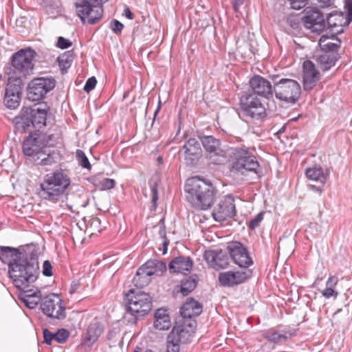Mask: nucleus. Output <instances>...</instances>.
I'll return each instance as SVG.
<instances>
[{"label": "nucleus", "mask_w": 352, "mask_h": 352, "mask_svg": "<svg viewBox=\"0 0 352 352\" xmlns=\"http://www.w3.org/2000/svg\"><path fill=\"white\" fill-rule=\"evenodd\" d=\"M9 274L14 285L21 291V300L28 308H35L41 299L40 289L33 285L39 274L38 262L23 256L12 265Z\"/></svg>", "instance_id": "nucleus-1"}, {"label": "nucleus", "mask_w": 352, "mask_h": 352, "mask_svg": "<svg viewBox=\"0 0 352 352\" xmlns=\"http://www.w3.org/2000/svg\"><path fill=\"white\" fill-rule=\"evenodd\" d=\"M184 188L187 200L195 208L207 210L212 205L215 188L210 182L195 177L186 180Z\"/></svg>", "instance_id": "nucleus-2"}, {"label": "nucleus", "mask_w": 352, "mask_h": 352, "mask_svg": "<svg viewBox=\"0 0 352 352\" xmlns=\"http://www.w3.org/2000/svg\"><path fill=\"white\" fill-rule=\"evenodd\" d=\"M254 153V148L245 145L229 148L228 157L230 173L241 175L258 173L259 163Z\"/></svg>", "instance_id": "nucleus-3"}, {"label": "nucleus", "mask_w": 352, "mask_h": 352, "mask_svg": "<svg viewBox=\"0 0 352 352\" xmlns=\"http://www.w3.org/2000/svg\"><path fill=\"white\" fill-rule=\"evenodd\" d=\"M71 185L69 176L63 170L47 174L41 183L38 195L43 199L56 202L67 192Z\"/></svg>", "instance_id": "nucleus-4"}, {"label": "nucleus", "mask_w": 352, "mask_h": 352, "mask_svg": "<svg viewBox=\"0 0 352 352\" xmlns=\"http://www.w3.org/2000/svg\"><path fill=\"white\" fill-rule=\"evenodd\" d=\"M126 300L127 305L124 319L131 324H135L140 318L148 314L151 309V300L148 294L138 292L134 294L133 290L131 289L126 294Z\"/></svg>", "instance_id": "nucleus-5"}, {"label": "nucleus", "mask_w": 352, "mask_h": 352, "mask_svg": "<svg viewBox=\"0 0 352 352\" xmlns=\"http://www.w3.org/2000/svg\"><path fill=\"white\" fill-rule=\"evenodd\" d=\"M108 0H77L76 10L83 23L94 24L101 19L102 4Z\"/></svg>", "instance_id": "nucleus-6"}, {"label": "nucleus", "mask_w": 352, "mask_h": 352, "mask_svg": "<svg viewBox=\"0 0 352 352\" xmlns=\"http://www.w3.org/2000/svg\"><path fill=\"white\" fill-rule=\"evenodd\" d=\"M273 90L277 99L289 103H295L301 94L300 84L290 78H283L274 82Z\"/></svg>", "instance_id": "nucleus-7"}, {"label": "nucleus", "mask_w": 352, "mask_h": 352, "mask_svg": "<svg viewBox=\"0 0 352 352\" xmlns=\"http://www.w3.org/2000/svg\"><path fill=\"white\" fill-rule=\"evenodd\" d=\"M36 56V52L30 47L21 49L12 55V66L19 78L32 74Z\"/></svg>", "instance_id": "nucleus-8"}, {"label": "nucleus", "mask_w": 352, "mask_h": 352, "mask_svg": "<svg viewBox=\"0 0 352 352\" xmlns=\"http://www.w3.org/2000/svg\"><path fill=\"white\" fill-rule=\"evenodd\" d=\"M240 107L245 116L253 120H262L266 116V109L254 94H243L240 98Z\"/></svg>", "instance_id": "nucleus-9"}, {"label": "nucleus", "mask_w": 352, "mask_h": 352, "mask_svg": "<svg viewBox=\"0 0 352 352\" xmlns=\"http://www.w3.org/2000/svg\"><path fill=\"white\" fill-rule=\"evenodd\" d=\"M44 144L41 142L37 134H30L23 143V153L26 156H37V160L41 159V164L43 166L52 164L54 161L50 155L43 151Z\"/></svg>", "instance_id": "nucleus-10"}, {"label": "nucleus", "mask_w": 352, "mask_h": 352, "mask_svg": "<svg viewBox=\"0 0 352 352\" xmlns=\"http://www.w3.org/2000/svg\"><path fill=\"white\" fill-rule=\"evenodd\" d=\"M41 309L47 316L63 320L66 317L65 307L60 297L55 294L45 296L41 300Z\"/></svg>", "instance_id": "nucleus-11"}, {"label": "nucleus", "mask_w": 352, "mask_h": 352, "mask_svg": "<svg viewBox=\"0 0 352 352\" xmlns=\"http://www.w3.org/2000/svg\"><path fill=\"white\" fill-rule=\"evenodd\" d=\"M56 80L52 77H41L32 80L28 85V98L31 101H38L52 90Z\"/></svg>", "instance_id": "nucleus-12"}, {"label": "nucleus", "mask_w": 352, "mask_h": 352, "mask_svg": "<svg viewBox=\"0 0 352 352\" xmlns=\"http://www.w3.org/2000/svg\"><path fill=\"white\" fill-rule=\"evenodd\" d=\"M201 142L207 154V157L214 164H220L228 156V150H225L220 140L212 135L201 138Z\"/></svg>", "instance_id": "nucleus-13"}, {"label": "nucleus", "mask_w": 352, "mask_h": 352, "mask_svg": "<svg viewBox=\"0 0 352 352\" xmlns=\"http://www.w3.org/2000/svg\"><path fill=\"white\" fill-rule=\"evenodd\" d=\"M234 200L232 196L223 197L212 211V217L216 221L221 222L234 217L236 214Z\"/></svg>", "instance_id": "nucleus-14"}, {"label": "nucleus", "mask_w": 352, "mask_h": 352, "mask_svg": "<svg viewBox=\"0 0 352 352\" xmlns=\"http://www.w3.org/2000/svg\"><path fill=\"white\" fill-rule=\"evenodd\" d=\"M228 250L233 262L241 268L247 269L253 261L244 245L238 241H232L228 244Z\"/></svg>", "instance_id": "nucleus-15"}, {"label": "nucleus", "mask_w": 352, "mask_h": 352, "mask_svg": "<svg viewBox=\"0 0 352 352\" xmlns=\"http://www.w3.org/2000/svg\"><path fill=\"white\" fill-rule=\"evenodd\" d=\"M190 336L182 326L174 327L167 337L166 352H179V344L189 342Z\"/></svg>", "instance_id": "nucleus-16"}, {"label": "nucleus", "mask_w": 352, "mask_h": 352, "mask_svg": "<svg viewBox=\"0 0 352 352\" xmlns=\"http://www.w3.org/2000/svg\"><path fill=\"white\" fill-rule=\"evenodd\" d=\"M321 77L320 72L316 69L315 64L307 60L302 64V84L305 91L313 89Z\"/></svg>", "instance_id": "nucleus-17"}, {"label": "nucleus", "mask_w": 352, "mask_h": 352, "mask_svg": "<svg viewBox=\"0 0 352 352\" xmlns=\"http://www.w3.org/2000/svg\"><path fill=\"white\" fill-rule=\"evenodd\" d=\"M252 272L250 270L244 269L239 271H228L219 274L220 283L226 287L239 285L250 277Z\"/></svg>", "instance_id": "nucleus-18"}, {"label": "nucleus", "mask_w": 352, "mask_h": 352, "mask_svg": "<svg viewBox=\"0 0 352 352\" xmlns=\"http://www.w3.org/2000/svg\"><path fill=\"white\" fill-rule=\"evenodd\" d=\"M302 22L305 28L313 32H320L325 27L323 15L317 9L307 11L302 18Z\"/></svg>", "instance_id": "nucleus-19"}, {"label": "nucleus", "mask_w": 352, "mask_h": 352, "mask_svg": "<svg viewBox=\"0 0 352 352\" xmlns=\"http://www.w3.org/2000/svg\"><path fill=\"white\" fill-rule=\"evenodd\" d=\"M252 94L258 95L265 98L272 97L274 90L272 85L267 79L260 76H254L250 80Z\"/></svg>", "instance_id": "nucleus-20"}, {"label": "nucleus", "mask_w": 352, "mask_h": 352, "mask_svg": "<svg viewBox=\"0 0 352 352\" xmlns=\"http://www.w3.org/2000/svg\"><path fill=\"white\" fill-rule=\"evenodd\" d=\"M31 113H32V107H23L21 109L20 113L13 119L16 131L19 133H25L33 127Z\"/></svg>", "instance_id": "nucleus-21"}, {"label": "nucleus", "mask_w": 352, "mask_h": 352, "mask_svg": "<svg viewBox=\"0 0 352 352\" xmlns=\"http://www.w3.org/2000/svg\"><path fill=\"white\" fill-rule=\"evenodd\" d=\"M186 164H192L201 155L200 142L196 138H190L183 146Z\"/></svg>", "instance_id": "nucleus-22"}, {"label": "nucleus", "mask_w": 352, "mask_h": 352, "mask_svg": "<svg viewBox=\"0 0 352 352\" xmlns=\"http://www.w3.org/2000/svg\"><path fill=\"white\" fill-rule=\"evenodd\" d=\"M351 22L348 17L340 12H331L327 19L328 27L334 32V34L343 32L344 27L348 26Z\"/></svg>", "instance_id": "nucleus-23"}, {"label": "nucleus", "mask_w": 352, "mask_h": 352, "mask_svg": "<svg viewBox=\"0 0 352 352\" xmlns=\"http://www.w3.org/2000/svg\"><path fill=\"white\" fill-rule=\"evenodd\" d=\"M21 88L19 85L8 83L6 89L3 102L10 109H16L20 103Z\"/></svg>", "instance_id": "nucleus-24"}, {"label": "nucleus", "mask_w": 352, "mask_h": 352, "mask_svg": "<svg viewBox=\"0 0 352 352\" xmlns=\"http://www.w3.org/2000/svg\"><path fill=\"white\" fill-rule=\"evenodd\" d=\"M204 258L214 269L225 268L229 263L228 256L221 251L217 252L214 250H207L204 253Z\"/></svg>", "instance_id": "nucleus-25"}, {"label": "nucleus", "mask_w": 352, "mask_h": 352, "mask_svg": "<svg viewBox=\"0 0 352 352\" xmlns=\"http://www.w3.org/2000/svg\"><path fill=\"white\" fill-rule=\"evenodd\" d=\"M314 59L320 69L325 72L335 65L338 54L332 52L320 51L314 56Z\"/></svg>", "instance_id": "nucleus-26"}, {"label": "nucleus", "mask_w": 352, "mask_h": 352, "mask_svg": "<svg viewBox=\"0 0 352 352\" xmlns=\"http://www.w3.org/2000/svg\"><path fill=\"white\" fill-rule=\"evenodd\" d=\"M193 262L189 256H180L173 258L169 263L171 272L185 274L192 267Z\"/></svg>", "instance_id": "nucleus-27"}, {"label": "nucleus", "mask_w": 352, "mask_h": 352, "mask_svg": "<svg viewBox=\"0 0 352 352\" xmlns=\"http://www.w3.org/2000/svg\"><path fill=\"white\" fill-rule=\"evenodd\" d=\"M102 331L103 327L97 318H94L88 326L83 343L87 346H91L98 340Z\"/></svg>", "instance_id": "nucleus-28"}, {"label": "nucleus", "mask_w": 352, "mask_h": 352, "mask_svg": "<svg viewBox=\"0 0 352 352\" xmlns=\"http://www.w3.org/2000/svg\"><path fill=\"white\" fill-rule=\"evenodd\" d=\"M24 256L19 252L17 249L6 246H0V260L6 264L8 265L9 270L12 268V265L21 259Z\"/></svg>", "instance_id": "nucleus-29"}, {"label": "nucleus", "mask_w": 352, "mask_h": 352, "mask_svg": "<svg viewBox=\"0 0 352 352\" xmlns=\"http://www.w3.org/2000/svg\"><path fill=\"white\" fill-rule=\"evenodd\" d=\"M166 270V263L161 261L150 260L140 267V273L144 274L161 275Z\"/></svg>", "instance_id": "nucleus-30"}, {"label": "nucleus", "mask_w": 352, "mask_h": 352, "mask_svg": "<svg viewBox=\"0 0 352 352\" xmlns=\"http://www.w3.org/2000/svg\"><path fill=\"white\" fill-rule=\"evenodd\" d=\"M201 311V305L197 301L190 298L181 307L180 313L183 318H191L199 316Z\"/></svg>", "instance_id": "nucleus-31"}, {"label": "nucleus", "mask_w": 352, "mask_h": 352, "mask_svg": "<svg viewBox=\"0 0 352 352\" xmlns=\"http://www.w3.org/2000/svg\"><path fill=\"white\" fill-rule=\"evenodd\" d=\"M340 40L333 34L331 36H329L327 34H323L319 40V45L321 51L337 53L338 50L340 47Z\"/></svg>", "instance_id": "nucleus-32"}, {"label": "nucleus", "mask_w": 352, "mask_h": 352, "mask_svg": "<svg viewBox=\"0 0 352 352\" xmlns=\"http://www.w3.org/2000/svg\"><path fill=\"white\" fill-rule=\"evenodd\" d=\"M69 338V332L65 329H61L56 333H52L47 329L43 330L44 342L47 344H52L54 342L56 343H63Z\"/></svg>", "instance_id": "nucleus-33"}, {"label": "nucleus", "mask_w": 352, "mask_h": 352, "mask_svg": "<svg viewBox=\"0 0 352 352\" xmlns=\"http://www.w3.org/2000/svg\"><path fill=\"white\" fill-rule=\"evenodd\" d=\"M170 326L171 322L167 311L163 309H157L155 314L154 327L159 330H166Z\"/></svg>", "instance_id": "nucleus-34"}, {"label": "nucleus", "mask_w": 352, "mask_h": 352, "mask_svg": "<svg viewBox=\"0 0 352 352\" xmlns=\"http://www.w3.org/2000/svg\"><path fill=\"white\" fill-rule=\"evenodd\" d=\"M305 175L309 180L318 182L324 185L327 181V175L319 166H314L305 170Z\"/></svg>", "instance_id": "nucleus-35"}, {"label": "nucleus", "mask_w": 352, "mask_h": 352, "mask_svg": "<svg viewBox=\"0 0 352 352\" xmlns=\"http://www.w3.org/2000/svg\"><path fill=\"white\" fill-rule=\"evenodd\" d=\"M32 113H31L32 124L34 127L40 129L45 125L47 110L44 109H40L34 106L32 108Z\"/></svg>", "instance_id": "nucleus-36"}, {"label": "nucleus", "mask_w": 352, "mask_h": 352, "mask_svg": "<svg viewBox=\"0 0 352 352\" xmlns=\"http://www.w3.org/2000/svg\"><path fill=\"white\" fill-rule=\"evenodd\" d=\"M197 284V277L196 275H192L183 279L180 285V292L183 296H188L192 292Z\"/></svg>", "instance_id": "nucleus-37"}, {"label": "nucleus", "mask_w": 352, "mask_h": 352, "mask_svg": "<svg viewBox=\"0 0 352 352\" xmlns=\"http://www.w3.org/2000/svg\"><path fill=\"white\" fill-rule=\"evenodd\" d=\"M74 59L73 53L70 51L65 52L57 58V61L60 69L63 72L70 67Z\"/></svg>", "instance_id": "nucleus-38"}, {"label": "nucleus", "mask_w": 352, "mask_h": 352, "mask_svg": "<svg viewBox=\"0 0 352 352\" xmlns=\"http://www.w3.org/2000/svg\"><path fill=\"white\" fill-rule=\"evenodd\" d=\"M151 276V274L143 275L142 274L140 273L139 268L133 278V283L136 287L142 288L150 283Z\"/></svg>", "instance_id": "nucleus-39"}, {"label": "nucleus", "mask_w": 352, "mask_h": 352, "mask_svg": "<svg viewBox=\"0 0 352 352\" xmlns=\"http://www.w3.org/2000/svg\"><path fill=\"white\" fill-rule=\"evenodd\" d=\"M265 338L274 343L282 344L287 341V336L285 334L278 333V331H273L268 333Z\"/></svg>", "instance_id": "nucleus-40"}, {"label": "nucleus", "mask_w": 352, "mask_h": 352, "mask_svg": "<svg viewBox=\"0 0 352 352\" xmlns=\"http://www.w3.org/2000/svg\"><path fill=\"white\" fill-rule=\"evenodd\" d=\"M76 158L78 160V164L82 167L89 170L91 168V164L82 151L79 149L76 151Z\"/></svg>", "instance_id": "nucleus-41"}, {"label": "nucleus", "mask_w": 352, "mask_h": 352, "mask_svg": "<svg viewBox=\"0 0 352 352\" xmlns=\"http://www.w3.org/2000/svg\"><path fill=\"white\" fill-rule=\"evenodd\" d=\"M115 181L113 179L104 178L99 183V188L100 190H106L114 188Z\"/></svg>", "instance_id": "nucleus-42"}, {"label": "nucleus", "mask_w": 352, "mask_h": 352, "mask_svg": "<svg viewBox=\"0 0 352 352\" xmlns=\"http://www.w3.org/2000/svg\"><path fill=\"white\" fill-rule=\"evenodd\" d=\"M264 216V212H261L258 213L254 218H253L250 222H249V228L252 230L255 229L257 228L260 223L263 221Z\"/></svg>", "instance_id": "nucleus-43"}, {"label": "nucleus", "mask_w": 352, "mask_h": 352, "mask_svg": "<svg viewBox=\"0 0 352 352\" xmlns=\"http://www.w3.org/2000/svg\"><path fill=\"white\" fill-rule=\"evenodd\" d=\"M96 83L97 80L94 76L89 78L84 86V90L89 93L95 88Z\"/></svg>", "instance_id": "nucleus-44"}, {"label": "nucleus", "mask_w": 352, "mask_h": 352, "mask_svg": "<svg viewBox=\"0 0 352 352\" xmlns=\"http://www.w3.org/2000/svg\"><path fill=\"white\" fill-rule=\"evenodd\" d=\"M321 294L326 298H333L334 299L337 298L338 295V292L336 289L332 288H325L321 292Z\"/></svg>", "instance_id": "nucleus-45"}, {"label": "nucleus", "mask_w": 352, "mask_h": 352, "mask_svg": "<svg viewBox=\"0 0 352 352\" xmlns=\"http://www.w3.org/2000/svg\"><path fill=\"white\" fill-rule=\"evenodd\" d=\"M308 0H289L292 9L300 10L305 7Z\"/></svg>", "instance_id": "nucleus-46"}, {"label": "nucleus", "mask_w": 352, "mask_h": 352, "mask_svg": "<svg viewBox=\"0 0 352 352\" xmlns=\"http://www.w3.org/2000/svg\"><path fill=\"white\" fill-rule=\"evenodd\" d=\"M124 28V25L122 23L118 21V20H113L111 23V28L112 31L116 34H120Z\"/></svg>", "instance_id": "nucleus-47"}, {"label": "nucleus", "mask_w": 352, "mask_h": 352, "mask_svg": "<svg viewBox=\"0 0 352 352\" xmlns=\"http://www.w3.org/2000/svg\"><path fill=\"white\" fill-rule=\"evenodd\" d=\"M72 43L64 37L60 36L58 38L57 47L60 49H67L72 45Z\"/></svg>", "instance_id": "nucleus-48"}, {"label": "nucleus", "mask_w": 352, "mask_h": 352, "mask_svg": "<svg viewBox=\"0 0 352 352\" xmlns=\"http://www.w3.org/2000/svg\"><path fill=\"white\" fill-rule=\"evenodd\" d=\"M52 265L49 261H45L43 264V274L44 276H50L52 275Z\"/></svg>", "instance_id": "nucleus-49"}, {"label": "nucleus", "mask_w": 352, "mask_h": 352, "mask_svg": "<svg viewBox=\"0 0 352 352\" xmlns=\"http://www.w3.org/2000/svg\"><path fill=\"white\" fill-rule=\"evenodd\" d=\"M338 278L335 276H330L326 282V288L335 289L338 285Z\"/></svg>", "instance_id": "nucleus-50"}, {"label": "nucleus", "mask_w": 352, "mask_h": 352, "mask_svg": "<svg viewBox=\"0 0 352 352\" xmlns=\"http://www.w3.org/2000/svg\"><path fill=\"white\" fill-rule=\"evenodd\" d=\"M344 8L347 11L345 16L348 17L349 21H352V0H346Z\"/></svg>", "instance_id": "nucleus-51"}, {"label": "nucleus", "mask_w": 352, "mask_h": 352, "mask_svg": "<svg viewBox=\"0 0 352 352\" xmlns=\"http://www.w3.org/2000/svg\"><path fill=\"white\" fill-rule=\"evenodd\" d=\"M151 197H152V202L153 203L154 206H156L157 201L158 199V195H157V184H154L151 188Z\"/></svg>", "instance_id": "nucleus-52"}, {"label": "nucleus", "mask_w": 352, "mask_h": 352, "mask_svg": "<svg viewBox=\"0 0 352 352\" xmlns=\"http://www.w3.org/2000/svg\"><path fill=\"white\" fill-rule=\"evenodd\" d=\"M245 0H233V7L235 11H237L241 6L244 3Z\"/></svg>", "instance_id": "nucleus-53"}, {"label": "nucleus", "mask_w": 352, "mask_h": 352, "mask_svg": "<svg viewBox=\"0 0 352 352\" xmlns=\"http://www.w3.org/2000/svg\"><path fill=\"white\" fill-rule=\"evenodd\" d=\"M124 14L129 19L131 20L134 18L133 13L130 10V9L128 7L125 8V9L124 10Z\"/></svg>", "instance_id": "nucleus-54"}, {"label": "nucleus", "mask_w": 352, "mask_h": 352, "mask_svg": "<svg viewBox=\"0 0 352 352\" xmlns=\"http://www.w3.org/2000/svg\"><path fill=\"white\" fill-rule=\"evenodd\" d=\"M159 233L161 236V237L162 238H165L166 236V230H165V226L164 224H162L160 225V230H159Z\"/></svg>", "instance_id": "nucleus-55"}, {"label": "nucleus", "mask_w": 352, "mask_h": 352, "mask_svg": "<svg viewBox=\"0 0 352 352\" xmlns=\"http://www.w3.org/2000/svg\"><path fill=\"white\" fill-rule=\"evenodd\" d=\"M309 188H310L312 190H314V191H315V192H318L319 195H321V194H322V188H321L320 186H314V185H310V186H309Z\"/></svg>", "instance_id": "nucleus-56"}, {"label": "nucleus", "mask_w": 352, "mask_h": 352, "mask_svg": "<svg viewBox=\"0 0 352 352\" xmlns=\"http://www.w3.org/2000/svg\"><path fill=\"white\" fill-rule=\"evenodd\" d=\"M163 254H165L166 252H167V246H168V242L167 241L166 239L164 240L163 243Z\"/></svg>", "instance_id": "nucleus-57"}, {"label": "nucleus", "mask_w": 352, "mask_h": 352, "mask_svg": "<svg viewBox=\"0 0 352 352\" xmlns=\"http://www.w3.org/2000/svg\"><path fill=\"white\" fill-rule=\"evenodd\" d=\"M134 352H153L151 350L143 349L142 348L137 347Z\"/></svg>", "instance_id": "nucleus-58"}, {"label": "nucleus", "mask_w": 352, "mask_h": 352, "mask_svg": "<svg viewBox=\"0 0 352 352\" xmlns=\"http://www.w3.org/2000/svg\"><path fill=\"white\" fill-rule=\"evenodd\" d=\"M160 110V106L157 107V110L155 111V116L157 113V112L159 111Z\"/></svg>", "instance_id": "nucleus-59"}, {"label": "nucleus", "mask_w": 352, "mask_h": 352, "mask_svg": "<svg viewBox=\"0 0 352 352\" xmlns=\"http://www.w3.org/2000/svg\"><path fill=\"white\" fill-rule=\"evenodd\" d=\"M75 289H76L75 288H73V287H72V289H71V291H70V292H71V293L74 292H75Z\"/></svg>", "instance_id": "nucleus-60"}, {"label": "nucleus", "mask_w": 352, "mask_h": 352, "mask_svg": "<svg viewBox=\"0 0 352 352\" xmlns=\"http://www.w3.org/2000/svg\"><path fill=\"white\" fill-rule=\"evenodd\" d=\"M157 160H158L159 161H161V160H162V157H158Z\"/></svg>", "instance_id": "nucleus-61"}]
</instances>
